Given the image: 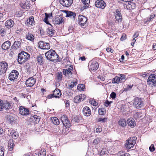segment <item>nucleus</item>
Masks as SVG:
<instances>
[{
    "label": "nucleus",
    "instance_id": "nucleus-37",
    "mask_svg": "<svg viewBox=\"0 0 156 156\" xmlns=\"http://www.w3.org/2000/svg\"><path fill=\"white\" fill-rule=\"evenodd\" d=\"M26 38L31 41H33L34 38V36L31 33H28L26 36Z\"/></svg>",
    "mask_w": 156,
    "mask_h": 156
},
{
    "label": "nucleus",
    "instance_id": "nucleus-14",
    "mask_svg": "<svg viewBox=\"0 0 156 156\" xmlns=\"http://www.w3.org/2000/svg\"><path fill=\"white\" fill-rule=\"evenodd\" d=\"M53 22L55 24L58 25L64 23V17L57 15L56 16L55 18L53 20Z\"/></svg>",
    "mask_w": 156,
    "mask_h": 156
},
{
    "label": "nucleus",
    "instance_id": "nucleus-15",
    "mask_svg": "<svg viewBox=\"0 0 156 156\" xmlns=\"http://www.w3.org/2000/svg\"><path fill=\"white\" fill-rule=\"evenodd\" d=\"M19 111L20 114L23 115H27L30 114L29 110L22 106H20L19 108Z\"/></svg>",
    "mask_w": 156,
    "mask_h": 156
},
{
    "label": "nucleus",
    "instance_id": "nucleus-21",
    "mask_svg": "<svg viewBox=\"0 0 156 156\" xmlns=\"http://www.w3.org/2000/svg\"><path fill=\"white\" fill-rule=\"evenodd\" d=\"M128 125L131 128H133L136 125L135 120L132 118H129L126 121Z\"/></svg>",
    "mask_w": 156,
    "mask_h": 156
},
{
    "label": "nucleus",
    "instance_id": "nucleus-6",
    "mask_svg": "<svg viewBox=\"0 0 156 156\" xmlns=\"http://www.w3.org/2000/svg\"><path fill=\"white\" fill-rule=\"evenodd\" d=\"M144 101L141 98H135L133 105L136 108L140 109L142 108L144 106Z\"/></svg>",
    "mask_w": 156,
    "mask_h": 156
},
{
    "label": "nucleus",
    "instance_id": "nucleus-26",
    "mask_svg": "<svg viewBox=\"0 0 156 156\" xmlns=\"http://www.w3.org/2000/svg\"><path fill=\"white\" fill-rule=\"evenodd\" d=\"M7 119L12 125L14 124L15 123L16 119L12 115H9L7 116Z\"/></svg>",
    "mask_w": 156,
    "mask_h": 156
},
{
    "label": "nucleus",
    "instance_id": "nucleus-53",
    "mask_svg": "<svg viewBox=\"0 0 156 156\" xmlns=\"http://www.w3.org/2000/svg\"><path fill=\"white\" fill-rule=\"evenodd\" d=\"M155 16V15L154 14H152L150 16V17L147 19V21L148 22H150L151 20L152 19H153Z\"/></svg>",
    "mask_w": 156,
    "mask_h": 156
},
{
    "label": "nucleus",
    "instance_id": "nucleus-17",
    "mask_svg": "<svg viewBox=\"0 0 156 156\" xmlns=\"http://www.w3.org/2000/svg\"><path fill=\"white\" fill-rule=\"evenodd\" d=\"M60 3L63 6H70L73 3V0H59Z\"/></svg>",
    "mask_w": 156,
    "mask_h": 156
},
{
    "label": "nucleus",
    "instance_id": "nucleus-55",
    "mask_svg": "<svg viewBox=\"0 0 156 156\" xmlns=\"http://www.w3.org/2000/svg\"><path fill=\"white\" fill-rule=\"evenodd\" d=\"M116 94L115 92H112L110 95V97L113 99H115L116 98Z\"/></svg>",
    "mask_w": 156,
    "mask_h": 156
},
{
    "label": "nucleus",
    "instance_id": "nucleus-57",
    "mask_svg": "<svg viewBox=\"0 0 156 156\" xmlns=\"http://www.w3.org/2000/svg\"><path fill=\"white\" fill-rule=\"evenodd\" d=\"M107 151V150L106 149H102V150H101L100 154L101 155H104L105 154Z\"/></svg>",
    "mask_w": 156,
    "mask_h": 156
},
{
    "label": "nucleus",
    "instance_id": "nucleus-58",
    "mask_svg": "<svg viewBox=\"0 0 156 156\" xmlns=\"http://www.w3.org/2000/svg\"><path fill=\"white\" fill-rule=\"evenodd\" d=\"M64 103L65 104V106L68 108L69 106V101L68 100H65L64 101Z\"/></svg>",
    "mask_w": 156,
    "mask_h": 156
},
{
    "label": "nucleus",
    "instance_id": "nucleus-50",
    "mask_svg": "<svg viewBox=\"0 0 156 156\" xmlns=\"http://www.w3.org/2000/svg\"><path fill=\"white\" fill-rule=\"evenodd\" d=\"M4 102L2 100L0 99V111H2L3 109Z\"/></svg>",
    "mask_w": 156,
    "mask_h": 156
},
{
    "label": "nucleus",
    "instance_id": "nucleus-25",
    "mask_svg": "<svg viewBox=\"0 0 156 156\" xmlns=\"http://www.w3.org/2000/svg\"><path fill=\"white\" fill-rule=\"evenodd\" d=\"M12 107V104L9 102L7 101H5L4 102L3 109H5L6 110H8L11 108Z\"/></svg>",
    "mask_w": 156,
    "mask_h": 156
},
{
    "label": "nucleus",
    "instance_id": "nucleus-54",
    "mask_svg": "<svg viewBox=\"0 0 156 156\" xmlns=\"http://www.w3.org/2000/svg\"><path fill=\"white\" fill-rule=\"evenodd\" d=\"M149 150L151 152H153L155 150V148L154 147V144H151L149 148Z\"/></svg>",
    "mask_w": 156,
    "mask_h": 156
},
{
    "label": "nucleus",
    "instance_id": "nucleus-49",
    "mask_svg": "<svg viewBox=\"0 0 156 156\" xmlns=\"http://www.w3.org/2000/svg\"><path fill=\"white\" fill-rule=\"evenodd\" d=\"M90 103L94 106H97L98 105V103L94 99L92 100L89 101Z\"/></svg>",
    "mask_w": 156,
    "mask_h": 156
},
{
    "label": "nucleus",
    "instance_id": "nucleus-30",
    "mask_svg": "<svg viewBox=\"0 0 156 156\" xmlns=\"http://www.w3.org/2000/svg\"><path fill=\"white\" fill-rule=\"evenodd\" d=\"M135 3L132 2H130L128 3V4L126 5V8L129 9H133L136 7Z\"/></svg>",
    "mask_w": 156,
    "mask_h": 156
},
{
    "label": "nucleus",
    "instance_id": "nucleus-28",
    "mask_svg": "<svg viewBox=\"0 0 156 156\" xmlns=\"http://www.w3.org/2000/svg\"><path fill=\"white\" fill-rule=\"evenodd\" d=\"M76 16V14L71 11H68L66 13V16L70 17L71 18L74 20Z\"/></svg>",
    "mask_w": 156,
    "mask_h": 156
},
{
    "label": "nucleus",
    "instance_id": "nucleus-16",
    "mask_svg": "<svg viewBox=\"0 0 156 156\" xmlns=\"http://www.w3.org/2000/svg\"><path fill=\"white\" fill-rule=\"evenodd\" d=\"M96 7L101 9H104L106 6V4L103 0H97L95 2Z\"/></svg>",
    "mask_w": 156,
    "mask_h": 156
},
{
    "label": "nucleus",
    "instance_id": "nucleus-5",
    "mask_svg": "<svg viewBox=\"0 0 156 156\" xmlns=\"http://www.w3.org/2000/svg\"><path fill=\"white\" fill-rule=\"evenodd\" d=\"M73 71V65H71L68 68L62 69L63 75L68 78H70L72 77Z\"/></svg>",
    "mask_w": 156,
    "mask_h": 156
},
{
    "label": "nucleus",
    "instance_id": "nucleus-31",
    "mask_svg": "<svg viewBox=\"0 0 156 156\" xmlns=\"http://www.w3.org/2000/svg\"><path fill=\"white\" fill-rule=\"evenodd\" d=\"M53 93L55 96V98H60L61 95V92L60 90L58 89H56L53 91Z\"/></svg>",
    "mask_w": 156,
    "mask_h": 156
},
{
    "label": "nucleus",
    "instance_id": "nucleus-38",
    "mask_svg": "<svg viewBox=\"0 0 156 156\" xmlns=\"http://www.w3.org/2000/svg\"><path fill=\"white\" fill-rule=\"evenodd\" d=\"M14 147V143L12 141H10L8 143V149L9 151H12Z\"/></svg>",
    "mask_w": 156,
    "mask_h": 156
},
{
    "label": "nucleus",
    "instance_id": "nucleus-13",
    "mask_svg": "<svg viewBox=\"0 0 156 156\" xmlns=\"http://www.w3.org/2000/svg\"><path fill=\"white\" fill-rule=\"evenodd\" d=\"M19 74V73L17 71L12 70L9 75V79L11 81H14L15 79L17 78Z\"/></svg>",
    "mask_w": 156,
    "mask_h": 156
},
{
    "label": "nucleus",
    "instance_id": "nucleus-64",
    "mask_svg": "<svg viewBox=\"0 0 156 156\" xmlns=\"http://www.w3.org/2000/svg\"><path fill=\"white\" fill-rule=\"evenodd\" d=\"M102 130V129L101 128V127L99 126L98 128H96V132L98 133H99Z\"/></svg>",
    "mask_w": 156,
    "mask_h": 156
},
{
    "label": "nucleus",
    "instance_id": "nucleus-18",
    "mask_svg": "<svg viewBox=\"0 0 156 156\" xmlns=\"http://www.w3.org/2000/svg\"><path fill=\"white\" fill-rule=\"evenodd\" d=\"M36 82V79H34L33 77H31L28 78L26 81V84L27 86L28 87H31L33 86Z\"/></svg>",
    "mask_w": 156,
    "mask_h": 156
},
{
    "label": "nucleus",
    "instance_id": "nucleus-2",
    "mask_svg": "<svg viewBox=\"0 0 156 156\" xmlns=\"http://www.w3.org/2000/svg\"><path fill=\"white\" fill-rule=\"evenodd\" d=\"M30 55L28 53L24 51H21L18 55V61L20 64H22L27 61L30 58Z\"/></svg>",
    "mask_w": 156,
    "mask_h": 156
},
{
    "label": "nucleus",
    "instance_id": "nucleus-48",
    "mask_svg": "<svg viewBox=\"0 0 156 156\" xmlns=\"http://www.w3.org/2000/svg\"><path fill=\"white\" fill-rule=\"evenodd\" d=\"M4 148L2 147H0V156H4Z\"/></svg>",
    "mask_w": 156,
    "mask_h": 156
},
{
    "label": "nucleus",
    "instance_id": "nucleus-22",
    "mask_svg": "<svg viewBox=\"0 0 156 156\" xmlns=\"http://www.w3.org/2000/svg\"><path fill=\"white\" fill-rule=\"evenodd\" d=\"M14 24V22L11 19L7 20L5 23V26L8 28L13 27Z\"/></svg>",
    "mask_w": 156,
    "mask_h": 156
},
{
    "label": "nucleus",
    "instance_id": "nucleus-3",
    "mask_svg": "<svg viewBox=\"0 0 156 156\" xmlns=\"http://www.w3.org/2000/svg\"><path fill=\"white\" fill-rule=\"evenodd\" d=\"M136 136L131 137L126 141L124 144L125 147L127 149L133 148L136 143Z\"/></svg>",
    "mask_w": 156,
    "mask_h": 156
},
{
    "label": "nucleus",
    "instance_id": "nucleus-27",
    "mask_svg": "<svg viewBox=\"0 0 156 156\" xmlns=\"http://www.w3.org/2000/svg\"><path fill=\"white\" fill-rule=\"evenodd\" d=\"M8 133H10L12 138L14 139H17L19 136L18 133L16 131L12 130L11 131H9Z\"/></svg>",
    "mask_w": 156,
    "mask_h": 156
},
{
    "label": "nucleus",
    "instance_id": "nucleus-4",
    "mask_svg": "<svg viewBox=\"0 0 156 156\" xmlns=\"http://www.w3.org/2000/svg\"><path fill=\"white\" fill-rule=\"evenodd\" d=\"M126 78V75L125 74H118L117 76H115L112 79V83H119L120 82L124 81Z\"/></svg>",
    "mask_w": 156,
    "mask_h": 156
},
{
    "label": "nucleus",
    "instance_id": "nucleus-34",
    "mask_svg": "<svg viewBox=\"0 0 156 156\" xmlns=\"http://www.w3.org/2000/svg\"><path fill=\"white\" fill-rule=\"evenodd\" d=\"M126 121L124 119H120L118 122V124L120 126L123 127L126 126Z\"/></svg>",
    "mask_w": 156,
    "mask_h": 156
},
{
    "label": "nucleus",
    "instance_id": "nucleus-60",
    "mask_svg": "<svg viewBox=\"0 0 156 156\" xmlns=\"http://www.w3.org/2000/svg\"><path fill=\"white\" fill-rule=\"evenodd\" d=\"M83 3L84 5H88L90 2V0H82Z\"/></svg>",
    "mask_w": 156,
    "mask_h": 156
},
{
    "label": "nucleus",
    "instance_id": "nucleus-32",
    "mask_svg": "<svg viewBox=\"0 0 156 156\" xmlns=\"http://www.w3.org/2000/svg\"><path fill=\"white\" fill-rule=\"evenodd\" d=\"M34 17L31 16L30 17L27 21V25L29 24L32 26L34 25Z\"/></svg>",
    "mask_w": 156,
    "mask_h": 156
},
{
    "label": "nucleus",
    "instance_id": "nucleus-44",
    "mask_svg": "<svg viewBox=\"0 0 156 156\" xmlns=\"http://www.w3.org/2000/svg\"><path fill=\"white\" fill-rule=\"evenodd\" d=\"M105 108H99L98 110V112L99 114L101 115H104L105 113Z\"/></svg>",
    "mask_w": 156,
    "mask_h": 156
},
{
    "label": "nucleus",
    "instance_id": "nucleus-7",
    "mask_svg": "<svg viewBox=\"0 0 156 156\" xmlns=\"http://www.w3.org/2000/svg\"><path fill=\"white\" fill-rule=\"evenodd\" d=\"M147 83L152 87L156 86V75L151 74L147 79Z\"/></svg>",
    "mask_w": 156,
    "mask_h": 156
},
{
    "label": "nucleus",
    "instance_id": "nucleus-61",
    "mask_svg": "<svg viewBox=\"0 0 156 156\" xmlns=\"http://www.w3.org/2000/svg\"><path fill=\"white\" fill-rule=\"evenodd\" d=\"M100 141L99 139L98 138L94 140L93 141V143L94 144H97L99 143Z\"/></svg>",
    "mask_w": 156,
    "mask_h": 156
},
{
    "label": "nucleus",
    "instance_id": "nucleus-33",
    "mask_svg": "<svg viewBox=\"0 0 156 156\" xmlns=\"http://www.w3.org/2000/svg\"><path fill=\"white\" fill-rule=\"evenodd\" d=\"M53 123L56 125L59 124L60 122L58 119L56 117H52L51 118Z\"/></svg>",
    "mask_w": 156,
    "mask_h": 156
},
{
    "label": "nucleus",
    "instance_id": "nucleus-39",
    "mask_svg": "<svg viewBox=\"0 0 156 156\" xmlns=\"http://www.w3.org/2000/svg\"><path fill=\"white\" fill-rule=\"evenodd\" d=\"M81 98H81L80 95H78L76 96L74 98V102L76 103H80V102L82 101V99Z\"/></svg>",
    "mask_w": 156,
    "mask_h": 156
},
{
    "label": "nucleus",
    "instance_id": "nucleus-40",
    "mask_svg": "<svg viewBox=\"0 0 156 156\" xmlns=\"http://www.w3.org/2000/svg\"><path fill=\"white\" fill-rule=\"evenodd\" d=\"M76 79L73 80V81L71 82V83L69 84V88L70 89L73 88L75 86H76L77 83V82L76 81Z\"/></svg>",
    "mask_w": 156,
    "mask_h": 156
},
{
    "label": "nucleus",
    "instance_id": "nucleus-1",
    "mask_svg": "<svg viewBox=\"0 0 156 156\" xmlns=\"http://www.w3.org/2000/svg\"><path fill=\"white\" fill-rule=\"evenodd\" d=\"M45 55L47 59L51 61L54 62H60L59 55L54 50L51 49L46 52Z\"/></svg>",
    "mask_w": 156,
    "mask_h": 156
},
{
    "label": "nucleus",
    "instance_id": "nucleus-59",
    "mask_svg": "<svg viewBox=\"0 0 156 156\" xmlns=\"http://www.w3.org/2000/svg\"><path fill=\"white\" fill-rule=\"evenodd\" d=\"M112 102V101H109L108 100H106L105 103V105L106 107H108L109 105Z\"/></svg>",
    "mask_w": 156,
    "mask_h": 156
},
{
    "label": "nucleus",
    "instance_id": "nucleus-43",
    "mask_svg": "<svg viewBox=\"0 0 156 156\" xmlns=\"http://www.w3.org/2000/svg\"><path fill=\"white\" fill-rule=\"evenodd\" d=\"M62 73L61 72H58L57 73V78L58 81H61L62 80Z\"/></svg>",
    "mask_w": 156,
    "mask_h": 156
},
{
    "label": "nucleus",
    "instance_id": "nucleus-10",
    "mask_svg": "<svg viewBox=\"0 0 156 156\" xmlns=\"http://www.w3.org/2000/svg\"><path fill=\"white\" fill-rule=\"evenodd\" d=\"M8 68V64L5 61L0 62V75L5 73Z\"/></svg>",
    "mask_w": 156,
    "mask_h": 156
},
{
    "label": "nucleus",
    "instance_id": "nucleus-46",
    "mask_svg": "<svg viewBox=\"0 0 156 156\" xmlns=\"http://www.w3.org/2000/svg\"><path fill=\"white\" fill-rule=\"evenodd\" d=\"M0 34L2 36H3L6 34V30L4 28H1L0 30Z\"/></svg>",
    "mask_w": 156,
    "mask_h": 156
},
{
    "label": "nucleus",
    "instance_id": "nucleus-9",
    "mask_svg": "<svg viewBox=\"0 0 156 156\" xmlns=\"http://www.w3.org/2000/svg\"><path fill=\"white\" fill-rule=\"evenodd\" d=\"M61 120L63 125L69 128L71 126V123L66 115L62 116Z\"/></svg>",
    "mask_w": 156,
    "mask_h": 156
},
{
    "label": "nucleus",
    "instance_id": "nucleus-19",
    "mask_svg": "<svg viewBox=\"0 0 156 156\" xmlns=\"http://www.w3.org/2000/svg\"><path fill=\"white\" fill-rule=\"evenodd\" d=\"M21 7L23 9H28L30 8V4L27 1H23L20 4Z\"/></svg>",
    "mask_w": 156,
    "mask_h": 156
},
{
    "label": "nucleus",
    "instance_id": "nucleus-11",
    "mask_svg": "<svg viewBox=\"0 0 156 156\" xmlns=\"http://www.w3.org/2000/svg\"><path fill=\"white\" fill-rule=\"evenodd\" d=\"M38 45L39 48L43 50H48L50 48L49 43L45 42L43 41H40L38 42Z\"/></svg>",
    "mask_w": 156,
    "mask_h": 156
},
{
    "label": "nucleus",
    "instance_id": "nucleus-52",
    "mask_svg": "<svg viewBox=\"0 0 156 156\" xmlns=\"http://www.w3.org/2000/svg\"><path fill=\"white\" fill-rule=\"evenodd\" d=\"M72 120L73 121L76 122H78L79 121V119L78 117L76 116H73L72 118Z\"/></svg>",
    "mask_w": 156,
    "mask_h": 156
},
{
    "label": "nucleus",
    "instance_id": "nucleus-8",
    "mask_svg": "<svg viewBox=\"0 0 156 156\" xmlns=\"http://www.w3.org/2000/svg\"><path fill=\"white\" fill-rule=\"evenodd\" d=\"M88 67L90 70H96L98 68V63L97 62L92 60L89 62Z\"/></svg>",
    "mask_w": 156,
    "mask_h": 156
},
{
    "label": "nucleus",
    "instance_id": "nucleus-62",
    "mask_svg": "<svg viewBox=\"0 0 156 156\" xmlns=\"http://www.w3.org/2000/svg\"><path fill=\"white\" fill-rule=\"evenodd\" d=\"M80 97L82 98V101H83L86 98V95L84 94H80Z\"/></svg>",
    "mask_w": 156,
    "mask_h": 156
},
{
    "label": "nucleus",
    "instance_id": "nucleus-12",
    "mask_svg": "<svg viewBox=\"0 0 156 156\" xmlns=\"http://www.w3.org/2000/svg\"><path fill=\"white\" fill-rule=\"evenodd\" d=\"M87 18L85 16L80 15L79 16L78 22L81 26H83L87 21Z\"/></svg>",
    "mask_w": 156,
    "mask_h": 156
},
{
    "label": "nucleus",
    "instance_id": "nucleus-36",
    "mask_svg": "<svg viewBox=\"0 0 156 156\" xmlns=\"http://www.w3.org/2000/svg\"><path fill=\"white\" fill-rule=\"evenodd\" d=\"M37 60L38 64L42 65L44 63V59L41 55H38L37 57Z\"/></svg>",
    "mask_w": 156,
    "mask_h": 156
},
{
    "label": "nucleus",
    "instance_id": "nucleus-24",
    "mask_svg": "<svg viewBox=\"0 0 156 156\" xmlns=\"http://www.w3.org/2000/svg\"><path fill=\"white\" fill-rule=\"evenodd\" d=\"M11 44V43L10 41H6L2 44V48L3 50H7L10 48Z\"/></svg>",
    "mask_w": 156,
    "mask_h": 156
},
{
    "label": "nucleus",
    "instance_id": "nucleus-56",
    "mask_svg": "<svg viewBox=\"0 0 156 156\" xmlns=\"http://www.w3.org/2000/svg\"><path fill=\"white\" fill-rule=\"evenodd\" d=\"M107 120V118H100L98 119V121L100 122L102 121L103 122H105Z\"/></svg>",
    "mask_w": 156,
    "mask_h": 156
},
{
    "label": "nucleus",
    "instance_id": "nucleus-45",
    "mask_svg": "<svg viewBox=\"0 0 156 156\" xmlns=\"http://www.w3.org/2000/svg\"><path fill=\"white\" fill-rule=\"evenodd\" d=\"M85 88V85L83 84H80L77 86V89L79 90H83Z\"/></svg>",
    "mask_w": 156,
    "mask_h": 156
},
{
    "label": "nucleus",
    "instance_id": "nucleus-20",
    "mask_svg": "<svg viewBox=\"0 0 156 156\" xmlns=\"http://www.w3.org/2000/svg\"><path fill=\"white\" fill-rule=\"evenodd\" d=\"M21 41H15L11 48L12 50L16 51L21 48Z\"/></svg>",
    "mask_w": 156,
    "mask_h": 156
},
{
    "label": "nucleus",
    "instance_id": "nucleus-29",
    "mask_svg": "<svg viewBox=\"0 0 156 156\" xmlns=\"http://www.w3.org/2000/svg\"><path fill=\"white\" fill-rule=\"evenodd\" d=\"M50 25L51 27L48 28L47 32L49 36H51L54 34L55 31L53 29V27L50 24Z\"/></svg>",
    "mask_w": 156,
    "mask_h": 156
},
{
    "label": "nucleus",
    "instance_id": "nucleus-23",
    "mask_svg": "<svg viewBox=\"0 0 156 156\" xmlns=\"http://www.w3.org/2000/svg\"><path fill=\"white\" fill-rule=\"evenodd\" d=\"M83 112L84 115L88 116L91 114V111L90 108L87 106L85 107L83 110Z\"/></svg>",
    "mask_w": 156,
    "mask_h": 156
},
{
    "label": "nucleus",
    "instance_id": "nucleus-51",
    "mask_svg": "<svg viewBox=\"0 0 156 156\" xmlns=\"http://www.w3.org/2000/svg\"><path fill=\"white\" fill-rule=\"evenodd\" d=\"M140 114L139 112H136L134 115V117L136 119H137L140 117Z\"/></svg>",
    "mask_w": 156,
    "mask_h": 156
},
{
    "label": "nucleus",
    "instance_id": "nucleus-63",
    "mask_svg": "<svg viewBox=\"0 0 156 156\" xmlns=\"http://www.w3.org/2000/svg\"><path fill=\"white\" fill-rule=\"evenodd\" d=\"M126 38V35L125 34H123L120 38V40L121 41L125 40Z\"/></svg>",
    "mask_w": 156,
    "mask_h": 156
},
{
    "label": "nucleus",
    "instance_id": "nucleus-35",
    "mask_svg": "<svg viewBox=\"0 0 156 156\" xmlns=\"http://www.w3.org/2000/svg\"><path fill=\"white\" fill-rule=\"evenodd\" d=\"M9 129L6 128L4 130L2 127L0 126V135H2L4 133H6L7 134H9V133H7V132H9Z\"/></svg>",
    "mask_w": 156,
    "mask_h": 156
},
{
    "label": "nucleus",
    "instance_id": "nucleus-42",
    "mask_svg": "<svg viewBox=\"0 0 156 156\" xmlns=\"http://www.w3.org/2000/svg\"><path fill=\"white\" fill-rule=\"evenodd\" d=\"M114 15L115 16L122 17L120 9H116L114 12Z\"/></svg>",
    "mask_w": 156,
    "mask_h": 156
},
{
    "label": "nucleus",
    "instance_id": "nucleus-47",
    "mask_svg": "<svg viewBox=\"0 0 156 156\" xmlns=\"http://www.w3.org/2000/svg\"><path fill=\"white\" fill-rule=\"evenodd\" d=\"M115 18L116 19V20L115 21V22L116 23H118L119 22H121L122 17H119L118 16H115Z\"/></svg>",
    "mask_w": 156,
    "mask_h": 156
},
{
    "label": "nucleus",
    "instance_id": "nucleus-41",
    "mask_svg": "<svg viewBox=\"0 0 156 156\" xmlns=\"http://www.w3.org/2000/svg\"><path fill=\"white\" fill-rule=\"evenodd\" d=\"M38 156H45L46 155V151L45 149H41L38 153Z\"/></svg>",
    "mask_w": 156,
    "mask_h": 156
}]
</instances>
